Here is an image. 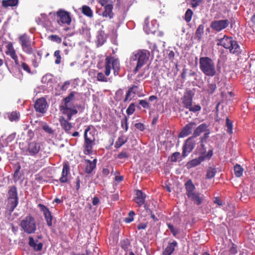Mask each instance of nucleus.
Returning a JSON list of instances; mask_svg holds the SVG:
<instances>
[{
	"instance_id": "32",
	"label": "nucleus",
	"mask_w": 255,
	"mask_h": 255,
	"mask_svg": "<svg viewBox=\"0 0 255 255\" xmlns=\"http://www.w3.org/2000/svg\"><path fill=\"white\" fill-rule=\"evenodd\" d=\"M34 58L32 60V65L35 67L37 68L40 62L41 59V56L39 54V52H37V55L33 54Z\"/></svg>"
},
{
	"instance_id": "39",
	"label": "nucleus",
	"mask_w": 255,
	"mask_h": 255,
	"mask_svg": "<svg viewBox=\"0 0 255 255\" xmlns=\"http://www.w3.org/2000/svg\"><path fill=\"white\" fill-rule=\"evenodd\" d=\"M18 3V0H3L2 2V6L7 7L9 6H14Z\"/></svg>"
},
{
	"instance_id": "24",
	"label": "nucleus",
	"mask_w": 255,
	"mask_h": 255,
	"mask_svg": "<svg viewBox=\"0 0 255 255\" xmlns=\"http://www.w3.org/2000/svg\"><path fill=\"white\" fill-rule=\"evenodd\" d=\"M177 246V243L176 241L168 243V245L163 252V255H171L174 251Z\"/></svg>"
},
{
	"instance_id": "57",
	"label": "nucleus",
	"mask_w": 255,
	"mask_h": 255,
	"mask_svg": "<svg viewBox=\"0 0 255 255\" xmlns=\"http://www.w3.org/2000/svg\"><path fill=\"white\" fill-rule=\"evenodd\" d=\"M129 246V243L128 240H124L121 242V247L125 250H127Z\"/></svg>"
},
{
	"instance_id": "45",
	"label": "nucleus",
	"mask_w": 255,
	"mask_h": 255,
	"mask_svg": "<svg viewBox=\"0 0 255 255\" xmlns=\"http://www.w3.org/2000/svg\"><path fill=\"white\" fill-rule=\"evenodd\" d=\"M54 56L56 58L55 63L56 64H59L61 62V57L60 55V51L59 50H56L54 54Z\"/></svg>"
},
{
	"instance_id": "31",
	"label": "nucleus",
	"mask_w": 255,
	"mask_h": 255,
	"mask_svg": "<svg viewBox=\"0 0 255 255\" xmlns=\"http://www.w3.org/2000/svg\"><path fill=\"white\" fill-rule=\"evenodd\" d=\"M204 26L203 24H200L198 26L195 35V39L200 41L201 39L202 36L204 33Z\"/></svg>"
},
{
	"instance_id": "6",
	"label": "nucleus",
	"mask_w": 255,
	"mask_h": 255,
	"mask_svg": "<svg viewBox=\"0 0 255 255\" xmlns=\"http://www.w3.org/2000/svg\"><path fill=\"white\" fill-rule=\"evenodd\" d=\"M217 44L229 49L231 53L237 55L241 52L240 45L232 37L224 36L223 38L218 40Z\"/></svg>"
},
{
	"instance_id": "33",
	"label": "nucleus",
	"mask_w": 255,
	"mask_h": 255,
	"mask_svg": "<svg viewBox=\"0 0 255 255\" xmlns=\"http://www.w3.org/2000/svg\"><path fill=\"white\" fill-rule=\"evenodd\" d=\"M127 141V138L124 136L122 135L118 137L117 140L116 141L115 147L116 148H119L122 146L124 144H125Z\"/></svg>"
},
{
	"instance_id": "36",
	"label": "nucleus",
	"mask_w": 255,
	"mask_h": 255,
	"mask_svg": "<svg viewBox=\"0 0 255 255\" xmlns=\"http://www.w3.org/2000/svg\"><path fill=\"white\" fill-rule=\"evenodd\" d=\"M226 127L227 128V132L229 134L233 133V122L228 118H226Z\"/></svg>"
},
{
	"instance_id": "49",
	"label": "nucleus",
	"mask_w": 255,
	"mask_h": 255,
	"mask_svg": "<svg viewBox=\"0 0 255 255\" xmlns=\"http://www.w3.org/2000/svg\"><path fill=\"white\" fill-rule=\"evenodd\" d=\"M146 77V75H145L144 72L142 71L137 75L135 78V81L139 82Z\"/></svg>"
},
{
	"instance_id": "53",
	"label": "nucleus",
	"mask_w": 255,
	"mask_h": 255,
	"mask_svg": "<svg viewBox=\"0 0 255 255\" xmlns=\"http://www.w3.org/2000/svg\"><path fill=\"white\" fill-rule=\"evenodd\" d=\"M180 153L178 152L173 153L171 156V160L173 162H176L179 158Z\"/></svg>"
},
{
	"instance_id": "41",
	"label": "nucleus",
	"mask_w": 255,
	"mask_h": 255,
	"mask_svg": "<svg viewBox=\"0 0 255 255\" xmlns=\"http://www.w3.org/2000/svg\"><path fill=\"white\" fill-rule=\"evenodd\" d=\"M216 169L215 168L210 167L207 172L206 178L208 179H211L213 178L216 173Z\"/></svg>"
},
{
	"instance_id": "21",
	"label": "nucleus",
	"mask_w": 255,
	"mask_h": 255,
	"mask_svg": "<svg viewBox=\"0 0 255 255\" xmlns=\"http://www.w3.org/2000/svg\"><path fill=\"white\" fill-rule=\"evenodd\" d=\"M28 240V245L34 251L38 252L42 250L43 247L42 243H39L37 240H34L32 237H29Z\"/></svg>"
},
{
	"instance_id": "25",
	"label": "nucleus",
	"mask_w": 255,
	"mask_h": 255,
	"mask_svg": "<svg viewBox=\"0 0 255 255\" xmlns=\"http://www.w3.org/2000/svg\"><path fill=\"white\" fill-rule=\"evenodd\" d=\"M135 195L134 201L139 206H141L144 203L146 195L141 190H136Z\"/></svg>"
},
{
	"instance_id": "8",
	"label": "nucleus",
	"mask_w": 255,
	"mask_h": 255,
	"mask_svg": "<svg viewBox=\"0 0 255 255\" xmlns=\"http://www.w3.org/2000/svg\"><path fill=\"white\" fill-rule=\"evenodd\" d=\"M186 195L195 204L199 205L203 201V198L200 196V194L195 192V187L191 180H188L185 184Z\"/></svg>"
},
{
	"instance_id": "63",
	"label": "nucleus",
	"mask_w": 255,
	"mask_h": 255,
	"mask_svg": "<svg viewBox=\"0 0 255 255\" xmlns=\"http://www.w3.org/2000/svg\"><path fill=\"white\" fill-rule=\"evenodd\" d=\"M187 72V69L184 68L183 69L182 73L181 74V78L185 79L186 77V74Z\"/></svg>"
},
{
	"instance_id": "61",
	"label": "nucleus",
	"mask_w": 255,
	"mask_h": 255,
	"mask_svg": "<svg viewBox=\"0 0 255 255\" xmlns=\"http://www.w3.org/2000/svg\"><path fill=\"white\" fill-rule=\"evenodd\" d=\"M230 254L232 255H234L237 253V248L234 245H233L232 247L231 248L230 250Z\"/></svg>"
},
{
	"instance_id": "17",
	"label": "nucleus",
	"mask_w": 255,
	"mask_h": 255,
	"mask_svg": "<svg viewBox=\"0 0 255 255\" xmlns=\"http://www.w3.org/2000/svg\"><path fill=\"white\" fill-rule=\"evenodd\" d=\"M70 177V167L67 163H64L63 165V168L61 175L59 178V181L61 183H67Z\"/></svg>"
},
{
	"instance_id": "58",
	"label": "nucleus",
	"mask_w": 255,
	"mask_h": 255,
	"mask_svg": "<svg viewBox=\"0 0 255 255\" xmlns=\"http://www.w3.org/2000/svg\"><path fill=\"white\" fill-rule=\"evenodd\" d=\"M191 5L193 7H196L200 5L203 0H191Z\"/></svg>"
},
{
	"instance_id": "62",
	"label": "nucleus",
	"mask_w": 255,
	"mask_h": 255,
	"mask_svg": "<svg viewBox=\"0 0 255 255\" xmlns=\"http://www.w3.org/2000/svg\"><path fill=\"white\" fill-rule=\"evenodd\" d=\"M147 227V224L145 223H141L137 226L138 230L145 229Z\"/></svg>"
},
{
	"instance_id": "3",
	"label": "nucleus",
	"mask_w": 255,
	"mask_h": 255,
	"mask_svg": "<svg viewBox=\"0 0 255 255\" xmlns=\"http://www.w3.org/2000/svg\"><path fill=\"white\" fill-rule=\"evenodd\" d=\"M95 130L94 127L90 125L87 127L84 132V150L85 154L89 155L93 152L95 144Z\"/></svg>"
},
{
	"instance_id": "28",
	"label": "nucleus",
	"mask_w": 255,
	"mask_h": 255,
	"mask_svg": "<svg viewBox=\"0 0 255 255\" xmlns=\"http://www.w3.org/2000/svg\"><path fill=\"white\" fill-rule=\"evenodd\" d=\"M104 10L102 13V16L105 17H108L112 19L114 17V13L113 12V5H107L104 8Z\"/></svg>"
},
{
	"instance_id": "50",
	"label": "nucleus",
	"mask_w": 255,
	"mask_h": 255,
	"mask_svg": "<svg viewBox=\"0 0 255 255\" xmlns=\"http://www.w3.org/2000/svg\"><path fill=\"white\" fill-rule=\"evenodd\" d=\"M209 133H210L209 132H206L205 133H204L203 136L201 138V146H202L204 151H205V149H204V145H203V143L204 142L206 141L207 139L209 137Z\"/></svg>"
},
{
	"instance_id": "55",
	"label": "nucleus",
	"mask_w": 255,
	"mask_h": 255,
	"mask_svg": "<svg viewBox=\"0 0 255 255\" xmlns=\"http://www.w3.org/2000/svg\"><path fill=\"white\" fill-rule=\"evenodd\" d=\"M139 104L141 105L143 108L148 109L149 108V103L145 100H140L139 102Z\"/></svg>"
},
{
	"instance_id": "10",
	"label": "nucleus",
	"mask_w": 255,
	"mask_h": 255,
	"mask_svg": "<svg viewBox=\"0 0 255 255\" xmlns=\"http://www.w3.org/2000/svg\"><path fill=\"white\" fill-rule=\"evenodd\" d=\"M20 226L27 234H32L36 230V222L33 217L31 216H26L20 223Z\"/></svg>"
},
{
	"instance_id": "60",
	"label": "nucleus",
	"mask_w": 255,
	"mask_h": 255,
	"mask_svg": "<svg viewBox=\"0 0 255 255\" xmlns=\"http://www.w3.org/2000/svg\"><path fill=\"white\" fill-rule=\"evenodd\" d=\"M41 17L38 18L40 22L43 23L47 21V15L45 13L41 14Z\"/></svg>"
},
{
	"instance_id": "11",
	"label": "nucleus",
	"mask_w": 255,
	"mask_h": 255,
	"mask_svg": "<svg viewBox=\"0 0 255 255\" xmlns=\"http://www.w3.org/2000/svg\"><path fill=\"white\" fill-rule=\"evenodd\" d=\"M201 155L198 158L193 159L187 163V168H191L199 165L202 161L206 159H209L213 155V150H209L207 152L206 151H202Z\"/></svg>"
},
{
	"instance_id": "34",
	"label": "nucleus",
	"mask_w": 255,
	"mask_h": 255,
	"mask_svg": "<svg viewBox=\"0 0 255 255\" xmlns=\"http://www.w3.org/2000/svg\"><path fill=\"white\" fill-rule=\"evenodd\" d=\"M52 76L51 74H46L42 77L41 82L44 84H47V85H50L52 83Z\"/></svg>"
},
{
	"instance_id": "4",
	"label": "nucleus",
	"mask_w": 255,
	"mask_h": 255,
	"mask_svg": "<svg viewBox=\"0 0 255 255\" xmlns=\"http://www.w3.org/2000/svg\"><path fill=\"white\" fill-rule=\"evenodd\" d=\"M199 68L203 73L209 77H213L216 74L215 63L208 57H201L199 59Z\"/></svg>"
},
{
	"instance_id": "59",
	"label": "nucleus",
	"mask_w": 255,
	"mask_h": 255,
	"mask_svg": "<svg viewBox=\"0 0 255 255\" xmlns=\"http://www.w3.org/2000/svg\"><path fill=\"white\" fill-rule=\"evenodd\" d=\"M128 157V154L125 151L121 152L118 155V158L119 159L126 158Z\"/></svg>"
},
{
	"instance_id": "56",
	"label": "nucleus",
	"mask_w": 255,
	"mask_h": 255,
	"mask_svg": "<svg viewBox=\"0 0 255 255\" xmlns=\"http://www.w3.org/2000/svg\"><path fill=\"white\" fill-rule=\"evenodd\" d=\"M167 226L173 236H176L178 231L174 228V226L171 224H167Z\"/></svg>"
},
{
	"instance_id": "12",
	"label": "nucleus",
	"mask_w": 255,
	"mask_h": 255,
	"mask_svg": "<svg viewBox=\"0 0 255 255\" xmlns=\"http://www.w3.org/2000/svg\"><path fill=\"white\" fill-rule=\"evenodd\" d=\"M41 144L39 142L31 141L28 143L25 149V154L29 156H35L40 151Z\"/></svg>"
},
{
	"instance_id": "2",
	"label": "nucleus",
	"mask_w": 255,
	"mask_h": 255,
	"mask_svg": "<svg viewBox=\"0 0 255 255\" xmlns=\"http://www.w3.org/2000/svg\"><path fill=\"white\" fill-rule=\"evenodd\" d=\"M149 56V52L146 50H139L134 52L129 58L131 66L134 67L133 70L134 74H136L140 69L147 63Z\"/></svg>"
},
{
	"instance_id": "40",
	"label": "nucleus",
	"mask_w": 255,
	"mask_h": 255,
	"mask_svg": "<svg viewBox=\"0 0 255 255\" xmlns=\"http://www.w3.org/2000/svg\"><path fill=\"white\" fill-rule=\"evenodd\" d=\"M42 128L47 133L49 134L50 136L53 137L54 134V130L52 129L51 127H50L47 124L44 123L42 126Z\"/></svg>"
},
{
	"instance_id": "7",
	"label": "nucleus",
	"mask_w": 255,
	"mask_h": 255,
	"mask_svg": "<svg viewBox=\"0 0 255 255\" xmlns=\"http://www.w3.org/2000/svg\"><path fill=\"white\" fill-rule=\"evenodd\" d=\"M19 43L21 46L22 51L27 54H32L36 50L35 42L32 41L30 37L24 33L18 37Z\"/></svg>"
},
{
	"instance_id": "42",
	"label": "nucleus",
	"mask_w": 255,
	"mask_h": 255,
	"mask_svg": "<svg viewBox=\"0 0 255 255\" xmlns=\"http://www.w3.org/2000/svg\"><path fill=\"white\" fill-rule=\"evenodd\" d=\"M193 15V11L191 9H188L185 14V20L187 22L191 21Z\"/></svg>"
},
{
	"instance_id": "43",
	"label": "nucleus",
	"mask_w": 255,
	"mask_h": 255,
	"mask_svg": "<svg viewBox=\"0 0 255 255\" xmlns=\"http://www.w3.org/2000/svg\"><path fill=\"white\" fill-rule=\"evenodd\" d=\"M137 88V87L136 86H132V87L128 89V91L127 92L125 99H124V102H126L127 101L131 100V98H130V94H131V92H132V91L133 90V89Z\"/></svg>"
},
{
	"instance_id": "38",
	"label": "nucleus",
	"mask_w": 255,
	"mask_h": 255,
	"mask_svg": "<svg viewBox=\"0 0 255 255\" xmlns=\"http://www.w3.org/2000/svg\"><path fill=\"white\" fill-rule=\"evenodd\" d=\"M82 12L84 14L90 17H92L93 15L91 9L90 7L86 5H84L82 7Z\"/></svg>"
},
{
	"instance_id": "35",
	"label": "nucleus",
	"mask_w": 255,
	"mask_h": 255,
	"mask_svg": "<svg viewBox=\"0 0 255 255\" xmlns=\"http://www.w3.org/2000/svg\"><path fill=\"white\" fill-rule=\"evenodd\" d=\"M244 169L239 164H236L234 167V172L235 175L238 177H240L243 173Z\"/></svg>"
},
{
	"instance_id": "52",
	"label": "nucleus",
	"mask_w": 255,
	"mask_h": 255,
	"mask_svg": "<svg viewBox=\"0 0 255 255\" xmlns=\"http://www.w3.org/2000/svg\"><path fill=\"white\" fill-rule=\"evenodd\" d=\"M134 215V213L133 211H130L128 213L129 217L128 218H126L125 221L126 223H129L132 222L133 220V216Z\"/></svg>"
},
{
	"instance_id": "14",
	"label": "nucleus",
	"mask_w": 255,
	"mask_h": 255,
	"mask_svg": "<svg viewBox=\"0 0 255 255\" xmlns=\"http://www.w3.org/2000/svg\"><path fill=\"white\" fill-rule=\"evenodd\" d=\"M229 21L227 19L217 20L213 21L210 24V27L214 30L220 32L228 26Z\"/></svg>"
},
{
	"instance_id": "15",
	"label": "nucleus",
	"mask_w": 255,
	"mask_h": 255,
	"mask_svg": "<svg viewBox=\"0 0 255 255\" xmlns=\"http://www.w3.org/2000/svg\"><path fill=\"white\" fill-rule=\"evenodd\" d=\"M195 145V142L193 139V137L188 138L183 146L182 155L184 157L186 156L193 149Z\"/></svg>"
},
{
	"instance_id": "27",
	"label": "nucleus",
	"mask_w": 255,
	"mask_h": 255,
	"mask_svg": "<svg viewBox=\"0 0 255 255\" xmlns=\"http://www.w3.org/2000/svg\"><path fill=\"white\" fill-rule=\"evenodd\" d=\"M182 103L184 107L188 109L192 104V97L189 93L185 94L182 98Z\"/></svg>"
},
{
	"instance_id": "26",
	"label": "nucleus",
	"mask_w": 255,
	"mask_h": 255,
	"mask_svg": "<svg viewBox=\"0 0 255 255\" xmlns=\"http://www.w3.org/2000/svg\"><path fill=\"white\" fill-rule=\"evenodd\" d=\"M208 128L207 124L203 123L196 127L193 132L192 137L199 136L202 132L205 131Z\"/></svg>"
},
{
	"instance_id": "9",
	"label": "nucleus",
	"mask_w": 255,
	"mask_h": 255,
	"mask_svg": "<svg viewBox=\"0 0 255 255\" xmlns=\"http://www.w3.org/2000/svg\"><path fill=\"white\" fill-rule=\"evenodd\" d=\"M7 209L12 212L17 206L18 202V197L17 189L13 186L9 189L8 192Z\"/></svg>"
},
{
	"instance_id": "22",
	"label": "nucleus",
	"mask_w": 255,
	"mask_h": 255,
	"mask_svg": "<svg viewBox=\"0 0 255 255\" xmlns=\"http://www.w3.org/2000/svg\"><path fill=\"white\" fill-rule=\"evenodd\" d=\"M147 19L145 20V25L143 26V29L147 34L153 33L156 29V22L155 20H152L151 23H146Z\"/></svg>"
},
{
	"instance_id": "19",
	"label": "nucleus",
	"mask_w": 255,
	"mask_h": 255,
	"mask_svg": "<svg viewBox=\"0 0 255 255\" xmlns=\"http://www.w3.org/2000/svg\"><path fill=\"white\" fill-rule=\"evenodd\" d=\"M197 124L195 122H191L187 124L181 130L179 134L181 137H184L190 134L194 128H195Z\"/></svg>"
},
{
	"instance_id": "29",
	"label": "nucleus",
	"mask_w": 255,
	"mask_h": 255,
	"mask_svg": "<svg viewBox=\"0 0 255 255\" xmlns=\"http://www.w3.org/2000/svg\"><path fill=\"white\" fill-rule=\"evenodd\" d=\"M59 122L62 128L66 131L68 132L72 128V126L68 120H66L64 117H60Z\"/></svg>"
},
{
	"instance_id": "30",
	"label": "nucleus",
	"mask_w": 255,
	"mask_h": 255,
	"mask_svg": "<svg viewBox=\"0 0 255 255\" xmlns=\"http://www.w3.org/2000/svg\"><path fill=\"white\" fill-rule=\"evenodd\" d=\"M217 89V86L215 83H208L207 87L204 88L203 91L209 95L213 94Z\"/></svg>"
},
{
	"instance_id": "20",
	"label": "nucleus",
	"mask_w": 255,
	"mask_h": 255,
	"mask_svg": "<svg viewBox=\"0 0 255 255\" xmlns=\"http://www.w3.org/2000/svg\"><path fill=\"white\" fill-rule=\"evenodd\" d=\"M6 54L9 56L14 61L16 65H19V64L18 60V57L13 47L12 44L11 42L8 43L6 46Z\"/></svg>"
},
{
	"instance_id": "37",
	"label": "nucleus",
	"mask_w": 255,
	"mask_h": 255,
	"mask_svg": "<svg viewBox=\"0 0 255 255\" xmlns=\"http://www.w3.org/2000/svg\"><path fill=\"white\" fill-rule=\"evenodd\" d=\"M20 117V114L16 111L12 112L8 116V119L11 122L18 121Z\"/></svg>"
},
{
	"instance_id": "13",
	"label": "nucleus",
	"mask_w": 255,
	"mask_h": 255,
	"mask_svg": "<svg viewBox=\"0 0 255 255\" xmlns=\"http://www.w3.org/2000/svg\"><path fill=\"white\" fill-rule=\"evenodd\" d=\"M57 16L59 17L58 22L59 24L70 25L71 22L70 13L64 10L60 9L57 12Z\"/></svg>"
},
{
	"instance_id": "1",
	"label": "nucleus",
	"mask_w": 255,
	"mask_h": 255,
	"mask_svg": "<svg viewBox=\"0 0 255 255\" xmlns=\"http://www.w3.org/2000/svg\"><path fill=\"white\" fill-rule=\"evenodd\" d=\"M105 74L102 72H98L97 74V79L100 82H108V78L106 76L110 75L111 70L112 68L114 71V74L117 76L119 74L120 69V64L119 60L112 56H107L105 59Z\"/></svg>"
},
{
	"instance_id": "46",
	"label": "nucleus",
	"mask_w": 255,
	"mask_h": 255,
	"mask_svg": "<svg viewBox=\"0 0 255 255\" xmlns=\"http://www.w3.org/2000/svg\"><path fill=\"white\" fill-rule=\"evenodd\" d=\"M97 40L101 45L103 44L106 40V37L102 32H100L97 36Z\"/></svg>"
},
{
	"instance_id": "47",
	"label": "nucleus",
	"mask_w": 255,
	"mask_h": 255,
	"mask_svg": "<svg viewBox=\"0 0 255 255\" xmlns=\"http://www.w3.org/2000/svg\"><path fill=\"white\" fill-rule=\"evenodd\" d=\"M49 39L58 43H60L62 41V39L57 35H51L49 36Z\"/></svg>"
},
{
	"instance_id": "5",
	"label": "nucleus",
	"mask_w": 255,
	"mask_h": 255,
	"mask_svg": "<svg viewBox=\"0 0 255 255\" xmlns=\"http://www.w3.org/2000/svg\"><path fill=\"white\" fill-rule=\"evenodd\" d=\"M74 98L73 93H71L68 96L64 99V103L61 106L62 113L67 116L68 120L71 119L72 116L77 114V110L71 101Z\"/></svg>"
},
{
	"instance_id": "64",
	"label": "nucleus",
	"mask_w": 255,
	"mask_h": 255,
	"mask_svg": "<svg viewBox=\"0 0 255 255\" xmlns=\"http://www.w3.org/2000/svg\"><path fill=\"white\" fill-rule=\"evenodd\" d=\"M174 52L173 51H169V53H168V58L169 59H173L174 57Z\"/></svg>"
},
{
	"instance_id": "44",
	"label": "nucleus",
	"mask_w": 255,
	"mask_h": 255,
	"mask_svg": "<svg viewBox=\"0 0 255 255\" xmlns=\"http://www.w3.org/2000/svg\"><path fill=\"white\" fill-rule=\"evenodd\" d=\"M135 111V105L134 103H131L129 105L128 107L126 110V113L128 115H132Z\"/></svg>"
},
{
	"instance_id": "16",
	"label": "nucleus",
	"mask_w": 255,
	"mask_h": 255,
	"mask_svg": "<svg viewBox=\"0 0 255 255\" xmlns=\"http://www.w3.org/2000/svg\"><path fill=\"white\" fill-rule=\"evenodd\" d=\"M47 103L44 98L37 99L34 104V109L37 112L44 113L47 108Z\"/></svg>"
},
{
	"instance_id": "18",
	"label": "nucleus",
	"mask_w": 255,
	"mask_h": 255,
	"mask_svg": "<svg viewBox=\"0 0 255 255\" xmlns=\"http://www.w3.org/2000/svg\"><path fill=\"white\" fill-rule=\"evenodd\" d=\"M38 207L43 213V215L46 221L47 226L51 227L52 225L53 217L51 212L47 207L42 204H39L38 205Z\"/></svg>"
},
{
	"instance_id": "51",
	"label": "nucleus",
	"mask_w": 255,
	"mask_h": 255,
	"mask_svg": "<svg viewBox=\"0 0 255 255\" xmlns=\"http://www.w3.org/2000/svg\"><path fill=\"white\" fill-rule=\"evenodd\" d=\"M190 111L193 112H196L200 111L201 109V108L200 106L197 105L192 106V105L188 109Z\"/></svg>"
},
{
	"instance_id": "23",
	"label": "nucleus",
	"mask_w": 255,
	"mask_h": 255,
	"mask_svg": "<svg viewBox=\"0 0 255 255\" xmlns=\"http://www.w3.org/2000/svg\"><path fill=\"white\" fill-rule=\"evenodd\" d=\"M85 172L87 173L90 174L94 169L96 168L97 163V159L95 158L93 161L89 159H85Z\"/></svg>"
},
{
	"instance_id": "48",
	"label": "nucleus",
	"mask_w": 255,
	"mask_h": 255,
	"mask_svg": "<svg viewBox=\"0 0 255 255\" xmlns=\"http://www.w3.org/2000/svg\"><path fill=\"white\" fill-rule=\"evenodd\" d=\"M98 2L100 3L104 8L106 7L107 5H113L112 2L110 1L109 0H98Z\"/></svg>"
},
{
	"instance_id": "54",
	"label": "nucleus",
	"mask_w": 255,
	"mask_h": 255,
	"mask_svg": "<svg viewBox=\"0 0 255 255\" xmlns=\"http://www.w3.org/2000/svg\"><path fill=\"white\" fill-rule=\"evenodd\" d=\"M21 68L28 73H31L30 67L25 62H22L21 65Z\"/></svg>"
}]
</instances>
